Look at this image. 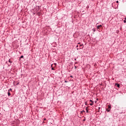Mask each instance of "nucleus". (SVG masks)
<instances>
[{"instance_id": "obj_17", "label": "nucleus", "mask_w": 126, "mask_h": 126, "mask_svg": "<svg viewBox=\"0 0 126 126\" xmlns=\"http://www.w3.org/2000/svg\"><path fill=\"white\" fill-rule=\"evenodd\" d=\"M85 105H88V104L87 103V101H86V102H85Z\"/></svg>"}, {"instance_id": "obj_2", "label": "nucleus", "mask_w": 126, "mask_h": 126, "mask_svg": "<svg viewBox=\"0 0 126 126\" xmlns=\"http://www.w3.org/2000/svg\"><path fill=\"white\" fill-rule=\"evenodd\" d=\"M40 9V6H38V10L36 9V10L34 12H32V14L33 15H35V14H36V13L37 14V12H38V10H39Z\"/></svg>"}, {"instance_id": "obj_31", "label": "nucleus", "mask_w": 126, "mask_h": 126, "mask_svg": "<svg viewBox=\"0 0 126 126\" xmlns=\"http://www.w3.org/2000/svg\"><path fill=\"white\" fill-rule=\"evenodd\" d=\"M44 121H46V118H45V119H44Z\"/></svg>"}, {"instance_id": "obj_22", "label": "nucleus", "mask_w": 126, "mask_h": 126, "mask_svg": "<svg viewBox=\"0 0 126 126\" xmlns=\"http://www.w3.org/2000/svg\"><path fill=\"white\" fill-rule=\"evenodd\" d=\"M8 66H10L11 65V63H10V64H8Z\"/></svg>"}, {"instance_id": "obj_15", "label": "nucleus", "mask_w": 126, "mask_h": 126, "mask_svg": "<svg viewBox=\"0 0 126 126\" xmlns=\"http://www.w3.org/2000/svg\"><path fill=\"white\" fill-rule=\"evenodd\" d=\"M90 102H91V103H94V101H92V100H90Z\"/></svg>"}, {"instance_id": "obj_20", "label": "nucleus", "mask_w": 126, "mask_h": 126, "mask_svg": "<svg viewBox=\"0 0 126 126\" xmlns=\"http://www.w3.org/2000/svg\"><path fill=\"white\" fill-rule=\"evenodd\" d=\"M64 82H65V83H67V82H68V81H65Z\"/></svg>"}, {"instance_id": "obj_23", "label": "nucleus", "mask_w": 126, "mask_h": 126, "mask_svg": "<svg viewBox=\"0 0 126 126\" xmlns=\"http://www.w3.org/2000/svg\"><path fill=\"white\" fill-rule=\"evenodd\" d=\"M124 23H126V21L125 20H124Z\"/></svg>"}, {"instance_id": "obj_9", "label": "nucleus", "mask_w": 126, "mask_h": 126, "mask_svg": "<svg viewBox=\"0 0 126 126\" xmlns=\"http://www.w3.org/2000/svg\"><path fill=\"white\" fill-rule=\"evenodd\" d=\"M7 94H8V96H10V95H11V94H10V93L9 92H8Z\"/></svg>"}, {"instance_id": "obj_33", "label": "nucleus", "mask_w": 126, "mask_h": 126, "mask_svg": "<svg viewBox=\"0 0 126 126\" xmlns=\"http://www.w3.org/2000/svg\"><path fill=\"white\" fill-rule=\"evenodd\" d=\"M74 61H76V59H74Z\"/></svg>"}, {"instance_id": "obj_35", "label": "nucleus", "mask_w": 126, "mask_h": 126, "mask_svg": "<svg viewBox=\"0 0 126 126\" xmlns=\"http://www.w3.org/2000/svg\"><path fill=\"white\" fill-rule=\"evenodd\" d=\"M97 102V101H95V103H96Z\"/></svg>"}, {"instance_id": "obj_7", "label": "nucleus", "mask_w": 126, "mask_h": 126, "mask_svg": "<svg viewBox=\"0 0 126 126\" xmlns=\"http://www.w3.org/2000/svg\"><path fill=\"white\" fill-rule=\"evenodd\" d=\"M86 110L87 113H89V110H88V107H86Z\"/></svg>"}, {"instance_id": "obj_10", "label": "nucleus", "mask_w": 126, "mask_h": 126, "mask_svg": "<svg viewBox=\"0 0 126 126\" xmlns=\"http://www.w3.org/2000/svg\"><path fill=\"white\" fill-rule=\"evenodd\" d=\"M92 31H93L94 32H95V31H96V29L94 28V29H92Z\"/></svg>"}, {"instance_id": "obj_30", "label": "nucleus", "mask_w": 126, "mask_h": 126, "mask_svg": "<svg viewBox=\"0 0 126 126\" xmlns=\"http://www.w3.org/2000/svg\"><path fill=\"white\" fill-rule=\"evenodd\" d=\"M76 48H78V45H77V46H76Z\"/></svg>"}, {"instance_id": "obj_28", "label": "nucleus", "mask_w": 126, "mask_h": 126, "mask_svg": "<svg viewBox=\"0 0 126 126\" xmlns=\"http://www.w3.org/2000/svg\"><path fill=\"white\" fill-rule=\"evenodd\" d=\"M18 84H19V83H17L16 85H18Z\"/></svg>"}, {"instance_id": "obj_1", "label": "nucleus", "mask_w": 126, "mask_h": 126, "mask_svg": "<svg viewBox=\"0 0 126 126\" xmlns=\"http://www.w3.org/2000/svg\"><path fill=\"white\" fill-rule=\"evenodd\" d=\"M80 47H82V49H83V48H84V45H83V44H80L79 48H77V51H78V50L81 49V48Z\"/></svg>"}, {"instance_id": "obj_3", "label": "nucleus", "mask_w": 126, "mask_h": 126, "mask_svg": "<svg viewBox=\"0 0 126 126\" xmlns=\"http://www.w3.org/2000/svg\"><path fill=\"white\" fill-rule=\"evenodd\" d=\"M107 112H109L111 111V105H108V108L106 109Z\"/></svg>"}, {"instance_id": "obj_29", "label": "nucleus", "mask_w": 126, "mask_h": 126, "mask_svg": "<svg viewBox=\"0 0 126 126\" xmlns=\"http://www.w3.org/2000/svg\"><path fill=\"white\" fill-rule=\"evenodd\" d=\"M98 110L100 111V107H98Z\"/></svg>"}, {"instance_id": "obj_32", "label": "nucleus", "mask_w": 126, "mask_h": 126, "mask_svg": "<svg viewBox=\"0 0 126 126\" xmlns=\"http://www.w3.org/2000/svg\"><path fill=\"white\" fill-rule=\"evenodd\" d=\"M125 20H126V18H125Z\"/></svg>"}, {"instance_id": "obj_13", "label": "nucleus", "mask_w": 126, "mask_h": 126, "mask_svg": "<svg viewBox=\"0 0 126 126\" xmlns=\"http://www.w3.org/2000/svg\"><path fill=\"white\" fill-rule=\"evenodd\" d=\"M82 113H85V111L83 110L81 112V113L82 114Z\"/></svg>"}, {"instance_id": "obj_27", "label": "nucleus", "mask_w": 126, "mask_h": 126, "mask_svg": "<svg viewBox=\"0 0 126 126\" xmlns=\"http://www.w3.org/2000/svg\"><path fill=\"white\" fill-rule=\"evenodd\" d=\"M75 64H76V63H78L75 62Z\"/></svg>"}, {"instance_id": "obj_4", "label": "nucleus", "mask_w": 126, "mask_h": 126, "mask_svg": "<svg viewBox=\"0 0 126 126\" xmlns=\"http://www.w3.org/2000/svg\"><path fill=\"white\" fill-rule=\"evenodd\" d=\"M115 86H117L118 88H120V84H115Z\"/></svg>"}, {"instance_id": "obj_11", "label": "nucleus", "mask_w": 126, "mask_h": 126, "mask_svg": "<svg viewBox=\"0 0 126 126\" xmlns=\"http://www.w3.org/2000/svg\"><path fill=\"white\" fill-rule=\"evenodd\" d=\"M10 91H12V89L10 88L8 90V92H9Z\"/></svg>"}, {"instance_id": "obj_25", "label": "nucleus", "mask_w": 126, "mask_h": 126, "mask_svg": "<svg viewBox=\"0 0 126 126\" xmlns=\"http://www.w3.org/2000/svg\"><path fill=\"white\" fill-rule=\"evenodd\" d=\"M80 42H78V43H77V45H80Z\"/></svg>"}, {"instance_id": "obj_19", "label": "nucleus", "mask_w": 126, "mask_h": 126, "mask_svg": "<svg viewBox=\"0 0 126 126\" xmlns=\"http://www.w3.org/2000/svg\"><path fill=\"white\" fill-rule=\"evenodd\" d=\"M70 77H71V78H73V76L72 75L70 76Z\"/></svg>"}, {"instance_id": "obj_26", "label": "nucleus", "mask_w": 126, "mask_h": 126, "mask_svg": "<svg viewBox=\"0 0 126 126\" xmlns=\"http://www.w3.org/2000/svg\"><path fill=\"white\" fill-rule=\"evenodd\" d=\"M117 3H119V1L117 0L116 1Z\"/></svg>"}, {"instance_id": "obj_12", "label": "nucleus", "mask_w": 126, "mask_h": 126, "mask_svg": "<svg viewBox=\"0 0 126 126\" xmlns=\"http://www.w3.org/2000/svg\"><path fill=\"white\" fill-rule=\"evenodd\" d=\"M93 103L94 102H92L91 103H90V106H93Z\"/></svg>"}, {"instance_id": "obj_24", "label": "nucleus", "mask_w": 126, "mask_h": 126, "mask_svg": "<svg viewBox=\"0 0 126 126\" xmlns=\"http://www.w3.org/2000/svg\"><path fill=\"white\" fill-rule=\"evenodd\" d=\"M83 122H85V121H86V119H83Z\"/></svg>"}, {"instance_id": "obj_5", "label": "nucleus", "mask_w": 126, "mask_h": 126, "mask_svg": "<svg viewBox=\"0 0 126 126\" xmlns=\"http://www.w3.org/2000/svg\"><path fill=\"white\" fill-rule=\"evenodd\" d=\"M100 27H102V25H100L96 27L97 29H100Z\"/></svg>"}, {"instance_id": "obj_6", "label": "nucleus", "mask_w": 126, "mask_h": 126, "mask_svg": "<svg viewBox=\"0 0 126 126\" xmlns=\"http://www.w3.org/2000/svg\"><path fill=\"white\" fill-rule=\"evenodd\" d=\"M36 14L38 15V16H40V15H41V12H37Z\"/></svg>"}, {"instance_id": "obj_21", "label": "nucleus", "mask_w": 126, "mask_h": 126, "mask_svg": "<svg viewBox=\"0 0 126 126\" xmlns=\"http://www.w3.org/2000/svg\"><path fill=\"white\" fill-rule=\"evenodd\" d=\"M54 65H55V67H56V65H57V63H54Z\"/></svg>"}, {"instance_id": "obj_16", "label": "nucleus", "mask_w": 126, "mask_h": 126, "mask_svg": "<svg viewBox=\"0 0 126 126\" xmlns=\"http://www.w3.org/2000/svg\"><path fill=\"white\" fill-rule=\"evenodd\" d=\"M24 56H23V55H22L21 57H20V59H23V58H24Z\"/></svg>"}, {"instance_id": "obj_8", "label": "nucleus", "mask_w": 126, "mask_h": 126, "mask_svg": "<svg viewBox=\"0 0 126 126\" xmlns=\"http://www.w3.org/2000/svg\"><path fill=\"white\" fill-rule=\"evenodd\" d=\"M51 67H52L51 69H52V70H55L54 68L53 67V64H51Z\"/></svg>"}, {"instance_id": "obj_14", "label": "nucleus", "mask_w": 126, "mask_h": 126, "mask_svg": "<svg viewBox=\"0 0 126 126\" xmlns=\"http://www.w3.org/2000/svg\"><path fill=\"white\" fill-rule=\"evenodd\" d=\"M8 62L10 63H12V62L11 61H10V59L9 60Z\"/></svg>"}, {"instance_id": "obj_18", "label": "nucleus", "mask_w": 126, "mask_h": 126, "mask_svg": "<svg viewBox=\"0 0 126 126\" xmlns=\"http://www.w3.org/2000/svg\"><path fill=\"white\" fill-rule=\"evenodd\" d=\"M75 69H76L77 68V67L76 65H74Z\"/></svg>"}, {"instance_id": "obj_34", "label": "nucleus", "mask_w": 126, "mask_h": 126, "mask_svg": "<svg viewBox=\"0 0 126 126\" xmlns=\"http://www.w3.org/2000/svg\"><path fill=\"white\" fill-rule=\"evenodd\" d=\"M6 63H7V62H6Z\"/></svg>"}]
</instances>
